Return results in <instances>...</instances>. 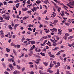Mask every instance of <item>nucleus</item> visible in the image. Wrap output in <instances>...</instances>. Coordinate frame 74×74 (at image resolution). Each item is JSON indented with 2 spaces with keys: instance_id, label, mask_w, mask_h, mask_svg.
<instances>
[{
  "instance_id": "nucleus-29",
  "label": "nucleus",
  "mask_w": 74,
  "mask_h": 74,
  "mask_svg": "<svg viewBox=\"0 0 74 74\" xmlns=\"http://www.w3.org/2000/svg\"><path fill=\"white\" fill-rule=\"evenodd\" d=\"M27 3L28 4H30V1L29 0L28 1H27Z\"/></svg>"
},
{
  "instance_id": "nucleus-15",
  "label": "nucleus",
  "mask_w": 74,
  "mask_h": 74,
  "mask_svg": "<svg viewBox=\"0 0 74 74\" xmlns=\"http://www.w3.org/2000/svg\"><path fill=\"white\" fill-rule=\"evenodd\" d=\"M3 30H1L0 32V36H1V34H4V33H3Z\"/></svg>"
},
{
  "instance_id": "nucleus-37",
  "label": "nucleus",
  "mask_w": 74,
  "mask_h": 74,
  "mask_svg": "<svg viewBox=\"0 0 74 74\" xmlns=\"http://www.w3.org/2000/svg\"><path fill=\"white\" fill-rule=\"evenodd\" d=\"M8 3H9V4H10V3H12L13 2L11 1H9L8 2Z\"/></svg>"
},
{
  "instance_id": "nucleus-18",
  "label": "nucleus",
  "mask_w": 74,
  "mask_h": 74,
  "mask_svg": "<svg viewBox=\"0 0 74 74\" xmlns=\"http://www.w3.org/2000/svg\"><path fill=\"white\" fill-rule=\"evenodd\" d=\"M33 53V51H30V53H29V56H32Z\"/></svg>"
},
{
  "instance_id": "nucleus-51",
  "label": "nucleus",
  "mask_w": 74,
  "mask_h": 74,
  "mask_svg": "<svg viewBox=\"0 0 74 74\" xmlns=\"http://www.w3.org/2000/svg\"><path fill=\"white\" fill-rule=\"evenodd\" d=\"M73 38V36H70L69 37L68 39H71V38Z\"/></svg>"
},
{
  "instance_id": "nucleus-59",
  "label": "nucleus",
  "mask_w": 74,
  "mask_h": 74,
  "mask_svg": "<svg viewBox=\"0 0 74 74\" xmlns=\"http://www.w3.org/2000/svg\"><path fill=\"white\" fill-rule=\"evenodd\" d=\"M5 74H9L6 71L4 72Z\"/></svg>"
},
{
  "instance_id": "nucleus-49",
  "label": "nucleus",
  "mask_w": 74,
  "mask_h": 74,
  "mask_svg": "<svg viewBox=\"0 0 74 74\" xmlns=\"http://www.w3.org/2000/svg\"><path fill=\"white\" fill-rule=\"evenodd\" d=\"M3 65L4 67H6V65L4 63L3 64Z\"/></svg>"
},
{
  "instance_id": "nucleus-61",
  "label": "nucleus",
  "mask_w": 74,
  "mask_h": 74,
  "mask_svg": "<svg viewBox=\"0 0 74 74\" xmlns=\"http://www.w3.org/2000/svg\"><path fill=\"white\" fill-rule=\"evenodd\" d=\"M27 12H28V13H31L32 12V10H29V11H28Z\"/></svg>"
},
{
  "instance_id": "nucleus-30",
  "label": "nucleus",
  "mask_w": 74,
  "mask_h": 74,
  "mask_svg": "<svg viewBox=\"0 0 74 74\" xmlns=\"http://www.w3.org/2000/svg\"><path fill=\"white\" fill-rule=\"evenodd\" d=\"M16 66L17 67V68L19 70V69H21V67L19 66V65H16Z\"/></svg>"
},
{
  "instance_id": "nucleus-6",
  "label": "nucleus",
  "mask_w": 74,
  "mask_h": 74,
  "mask_svg": "<svg viewBox=\"0 0 74 74\" xmlns=\"http://www.w3.org/2000/svg\"><path fill=\"white\" fill-rule=\"evenodd\" d=\"M50 69H48L47 70V72H48V73H53V71L51 70Z\"/></svg>"
},
{
  "instance_id": "nucleus-12",
  "label": "nucleus",
  "mask_w": 74,
  "mask_h": 74,
  "mask_svg": "<svg viewBox=\"0 0 74 74\" xmlns=\"http://www.w3.org/2000/svg\"><path fill=\"white\" fill-rule=\"evenodd\" d=\"M22 10L23 11H27V8H25L22 9Z\"/></svg>"
},
{
  "instance_id": "nucleus-39",
  "label": "nucleus",
  "mask_w": 74,
  "mask_h": 74,
  "mask_svg": "<svg viewBox=\"0 0 74 74\" xmlns=\"http://www.w3.org/2000/svg\"><path fill=\"white\" fill-rule=\"evenodd\" d=\"M68 30L69 31V32L70 33H71L72 32V29H68Z\"/></svg>"
},
{
  "instance_id": "nucleus-8",
  "label": "nucleus",
  "mask_w": 74,
  "mask_h": 74,
  "mask_svg": "<svg viewBox=\"0 0 74 74\" xmlns=\"http://www.w3.org/2000/svg\"><path fill=\"white\" fill-rule=\"evenodd\" d=\"M18 26L19 24H15L14 26V29L16 30V27H18Z\"/></svg>"
},
{
  "instance_id": "nucleus-16",
  "label": "nucleus",
  "mask_w": 74,
  "mask_h": 74,
  "mask_svg": "<svg viewBox=\"0 0 74 74\" xmlns=\"http://www.w3.org/2000/svg\"><path fill=\"white\" fill-rule=\"evenodd\" d=\"M31 42L32 44H35V43H36V42H35V41H34V40H32V41H31Z\"/></svg>"
},
{
  "instance_id": "nucleus-14",
  "label": "nucleus",
  "mask_w": 74,
  "mask_h": 74,
  "mask_svg": "<svg viewBox=\"0 0 74 74\" xmlns=\"http://www.w3.org/2000/svg\"><path fill=\"white\" fill-rule=\"evenodd\" d=\"M40 54L42 55V56H45V54L42 52H41L40 53Z\"/></svg>"
},
{
  "instance_id": "nucleus-10",
  "label": "nucleus",
  "mask_w": 74,
  "mask_h": 74,
  "mask_svg": "<svg viewBox=\"0 0 74 74\" xmlns=\"http://www.w3.org/2000/svg\"><path fill=\"white\" fill-rule=\"evenodd\" d=\"M8 61L9 62H11H11H14V59L13 58H11V59H8Z\"/></svg>"
},
{
  "instance_id": "nucleus-9",
  "label": "nucleus",
  "mask_w": 74,
  "mask_h": 74,
  "mask_svg": "<svg viewBox=\"0 0 74 74\" xmlns=\"http://www.w3.org/2000/svg\"><path fill=\"white\" fill-rule=\"evenodd\" d=\"M48 54L50 57H54V55H52V54H51V52H49L48 53Z\"/></svg>"
},
{
  "instance_id": "nucleus-53",
  "label": "nucleus",
  "mask_w": 74,
  "mask_h": 74,
  "mask_svg": "<svg viewBox=\"0 0 74 74\" xmlns=\"http://www.w3.org/2000/svg\"><path fill=\"white\" fill-rule=\"evenodd\" d=\"M70 72V71H66V74H69V73Z\"/></svg>"
},
{
  "instance_id": "nucleus-5",
  "label": "nucleus",
  "mask_w": 74,
  "mask_h": 74,
  "mask_svg": "<svg viewBox=\"0 0 74 74\" xmlns=\"http://www.w3.org/2000/svg\"><path fill=\"white\" fill-rule=\"evenodd\" d=\"M41 60L40 59H38L36 60V61L37 62L35 61V62L36 63V64H38L39 63V61H40Z\"/></svg>"
},
{
  "instance_id": "nucleus-63",
  "label": "nucleus",
  "mask_w": 74,
  "mask_h": 74,
  "mask_svg": "<svg viewBox=\"0 0 74 74\" xmlns=\"http://www.w3.org/2000/svg\"><path fill=\"white\" fill-rule=\"evenodd\" d=\"M29 66L30 67H32V68L33 67V65H30Z\"/></svg>"
},
{
  "instance_id": "nucleus-25",
  "label": "nucleus",
  "mask_w": 74,
  "mask_h": 74,
  "mask_svg": "<svg viewBox=\"0 0 74 74\" xmlns=\"http://www.w3.org/2000/svg\"><path fill=\"white\" fill-rule=\"evenodd\" d=\"M56 45H57V44L56 43H55L54 42H53V46H56Z\"/></svg>"
},
{
  "instance_id": "nucleus-44",
  "label": "nucleus",
  "mask_w": 74,
  "mask_h": 74,
  "mask_svg": "<svg viewBox=\"0 0 74 74\" xmlns=\"http://www.w3.org/2000/svg\"><path fill=\"white\" fill-rule=\"evenodd\" d=\"M34 25H32L31 24H29V27H33Z\"/></svg>"
},
{
  "instance_id": "nucleus-54",
  "label": "nucleus",
  "mask_w": 74,
  "mask_h": 74,
  "mask_svg": "<svg viewBox=\"0 0 74 74\" xmlns=\"http://www.w3.org/2000/svg\"><path fill=\"white\" fill-rule=\"evenodd\" d=\"M53 30L55 31V32H57V31H58V30H57V29L55 28H53Z\"/></svg>"
},
{
  "instance_id": "nucleus-2",
  "label": "nucleus",
  "mask_w": 74,
  "mask_h": 74,
  "mask_svg": "<svg viewBox=\"0 0 74 74\" xmlns=\"http://www.w3.org/2000/svg\"><path fill=\"white\" fill-rule=\"evenodd\" d=\"M4 19H5L6 20H9L10 19V17L9 15H5V14H3L2 15Z\"/></svg>"
},
{
  "instance_id": "nucleus-21",
  "label": "nucleus",
  "mask_w": 74,
  "mask_h": 74,
  "mask_svg": "<svg viewBox=\"0 0 74 74\" xmlns=\"http://www.w3.org/2000/svg\"><path fill=\"white\" fill-rule=\"evenodd\" d=\"M63 7L65 9H66H66L68 8V7H67V6H65V5H63Z\"/></svg>"
},
{
  "instance_id": "nucleus-13",
  "label": "nucleus",
  "mask_w": 74,
  "mask_h": 74,
  "mask_svg": "<svg viewBox=\"0 0 74 74\" xmlns=\"http://www.w3.org/2000/svg\"><path fill=\"white\" fill-rule=\"evenodd\" d=\"M58 22V20H55L53 22V24L55 25H56V23Z\"/></svg>"
},
{
  "instance_id": "nucleus-40",
  "label": "nucleus",
  "mask_w": 74,
  "mask_h": 74,
  "mask_svg": "<svg viewBox=\"0 0 74 74\" xmlns=\"http://www.w3.org/2000/svg\"><path fill=\"white\" fill-rule=\"evenodd\" d=\"M65 37H68V36H69V34H68V33H66L65 34Z\"/></svg>"
},
{
  "instance_id": "nucleus-20",
  "label": "nucleus",
  "mask_w": 74,
  "mask_h": 74,
  "mask_svg": "<svg viewBox=\"0 0 74 74\" xmlns=\"http://www.w3.org/2000/svg\"><path fill=\"white\" fill-rule=\"evenodd\" d=\"M53 64H50L49 65V67H51H51H52L53 66Z\"/></svg>"
},
{
  "instance_id": "nucleus-28",
  "label": "nucleus",
  "mask_w": 74,
  "mask_h": 74,
  "mask_svg": "<svg viewBox=\"0 0 74 74\" xmlns=\"http://www.w3.org/2000/svg\"><path fill=\"white\" fill-rule=\"evenodd\" d=\"M51 15H53V16H56V13L55 12H53V14H52Z\"/></svg>"
},
{
  "instance_id": "nucleus-11",
  "label": "nucleus",
  "mask_w": 74,
  "mask_h": 74,
  "mask_svg": "<svg viewBox=\"0 0 74 74\" xmlns=\"http://www.w3.org/2000/svg\"><path fill=\"white\" fill-rule=\"evenodd\" d=\"M36 3L37 4H39L41 3V1L40 0H38L37 1H36Z\"/></svg>"
},
{
  "instance_id": "nucleus-31",
  "label": "nucleus",
  "mask_w": 74,
  "mask_h": 74,
  "mask_svg": "<svg viewBox=\"0 0 74 74\" xmlns=\"http://www.w3.org/2000/svg\"><path fill=\"white\" fill-rule=\"evenodd\" d=\"M58 49H59V47H57L56 48L53 49V50H54V51H56Z\"/></svg>"
},
{
  "instance_id": "nucleus-33",
  "label": "nucleus",
  "mask_w": 74,
  "mask_h": 74,
  "mask_svg": "<svg viewBox=\"0 0 74 74\" xmlns=\"http://www.w3.org/2000/svg\"><path fill=\"white\" fill-rule=\"evenodd\" d=\"M48 38V37L47 36H46L45 37L44 36L42 38H43L44 39H47Z\"/></svg>"
},
{
  "instance_id": "nucleus-4",
  "label": "nucleus",
  "mask_w": 74,
  "mask_h": 74,
  "mask_svg": "<svg viewBox=\"0 0 74 74\" xmlns=\"http://www.w3.org/2000/svg\"><path fill=\"white\" fill-rule=\"evenodd\" d=\"M53 0L54 1H55L56 2V3H58L59 4H61V5H63V4L62 3H60V1H57V0Z\"/></svg>"
},
{
  "instance_id": "nucleus-23",
  "label": "nucleus",
  "mask_w": 74,
  "mask_h": 74,
  "mask_svg": "<svg viewBox=\"0 0 74 74\" xmlns=\"http://www.w3.org/2000/svg\"><path fill=\"white\" fill-rule=\"evenodd\" d=\"M45 65V66H48V63H46V62H44L43 63Z\"/></svg>"
},
{
  "instance_id": "nucleus-48",
  "label": "nucleus",
  "mask_w": 74,
  "mask_h": 74,
  "mask_svg": "<svg viewBox=\"0 0 74 74\" xmlns=\"http://www.w3.org/2000/svg\"><path fill=\"white\" fill-rule=\"evenodd\" d=\"M6 10H5V11H3L2 12H1V14H3V13H5V12Z\"/></svg>"
},
{
  "instance_id": "nucleus-27",
  "label": "nucleus",
  "mask_w": 74,
  "mask_h": 74,
  "mask_svg": "<svg viewBox=\"0 0 74 74\" xmlns=\"http://www.w3.org/2000/svg\"><path fill=\"white\" fill-rule=\"evenodd\" d=\"M46 33H49V29H47L45 31Z\"/></svg>"
},
{
  "instance_id": "nucleus-41",
  "label": "nucleus",
  "mask_w": 74,
  "mask_h": 74,
  "mask_svg": "<svg viewBox=\"0 0 74 74\" xmlns=\"http://www.w3.org/2000/svg\"><path fill=\"white\" fill-rule=\"evenodd\" d=\"M64 51V50H62L59 51V52L60 53H61V52H63Z\"/></svg>"
},
{
  "instance_id": "nucleus-1",
  "label": "nucleus",
  "mask_w": 74,
  "mask_h": 74,
  "mask_svg": "<svg viewBox=\"0 0 74 74\" xmlns=\"http://www.w3.org/2000/svg\"><path fill=\"white\" fill-rule=\"evenodd\" d=\"M66 5L71 8H73V7L70 5H74V1H70V3H69L68 4H66Z\"/></svg>"
},
{
  "instance_id": "nucleus-50",
  "label": "nucleus",
  "mask_w": 74,
  "mask_h": 74,
  "mask_svg": "<svg viewBox=\"0 0 74 74\" xmlns=\"http://www.w3.org/2000/svg\"><path fill=\"white\" fill-rule=\"evenodd\" d=\"M12 64H9V67H12Z\"/></svg>"
},
{
  "instance_id": "nucleus-64",
  "label": "nucleus",
  "mask_w": 74,
  "mask_h": 74,
  "mask_svg": "<svg viewBox=\"0 0 74 74\" xmlns=\"http://www.w3.org/2000/svg\"><path fill=\"white\" fill-rule=\"evenodd\" d=\"M34 73L33 71H32L30 73V74H34Z\"/></svg>"
},
{
  "instance_id": "nucleus-34",
  "label": "nucleus",
  "mask_w": 74,
  "mask_h": 74,
  "mask_svg": "<svg viewBox=\"0 0 74 74\" xmlns=\"http://www.w3.org/2000/svg\"><path fill=\"white\" fill-rule=\"evenodd\" d=\"M41 51V49L40 48H39V49L38 50V51L37 52H40V51Z\"/></svg>"
},
{
  "instance_id": "nucleus-42",
  "label": "nucleus",
  "mask_w": 74,
  "mask_h": 74,
  "mask_svg": "<svg viewBox=\"0 0 74 74\" xmlns=\"http://www.w3.org/2000/svg\"><path fill=\"white\" fill-rule=\"evenodd\" d=\"M43 27V26L42 24H40V25L39 26V28H41V27Z\"/></svg>"
},
{
  "instance_id": "nucleus-45",
  "label": "nucleus",
  "mask_w": 74,
  "mask_h": 74,
  "mask_svg": "<svg viewBox=\"0 0 74 74\" xmlns=\"http://www.w3.org/2000/svg\"><path fill=\"white\" fill-rule=\"evenodd\" d=\"M53 63L54 64L56 65V64H57V63L56 62V61H53Z\"/></svg>"
},
{
  "instance_id": "nucleus-56",
  "label": "nucleus",
  "mask_w": 74,
  "mask_h": 74,
  "mask_svg": "<svg viewBox=\"0 0 74 74\" xmlns=\"http://www.w3.org/2000/svg\"><path fill=\"white\" fill-rule=\"evenodd\" d=\"M23 51H25L26 52H27V49H26L25 48L23 49Z\"/></svg>"
},
{
  "instance_id": "nucleus-57",
  "label": "nucleus",
  "mask_w": 74,
  "mask_h": 74,
  "mask_svg": "<svg viewBox=\"0 0 74 74\" xmlns=\"http://www.w3.org/2000/svg\"><path fill=\"white\" fill-rule=\"evenodd\" d=\"M66 25V26H69L70 25V24H69V23H65Z\"/></svg>"
},
{
  "instance_id": "nucleus-38",
  "label": "nucleus",
  "mask_w": 74,
  "mask_h": 74,
  "mask_svg": "<svg viewBox=\"0 0 74 74\" xmlns=\"http://www.w3.org/2000/svg\"><path fill=\"white\" fill-rule=\"evenodd\" d=\"M13 73L14 74H17V71H15Z\"/></svg>"
},
{
  "instance_id": "nucleus-47",
  "label": "nucleus",
  "mask_w": 74,
  "mask_h": 74,
  "mask_svg": "<svg viewBox=\"0 0 74 74\" xmlns=\"http://www.w3.org/2000/svg\"><path fill=\"white\" fill-rule=\"evenodd\" d=\"M13 53H16V51H15V49H13Z\"/></svg>"
},
{
  "instance_id": "nucleus-7",
  "label": "nucleus",
  "mask_w": 74,
  "mask_h": 74,
  "mask_svg": "<svg viewBox=\"0 0 74 74\" xmlns=\"http://www.w3.org/2000/svg\"><path fill=\"white\" fill-rule=\"evenodd\" d=\"M33 12H34V11H36L37 10V8L35 7H33L32 9H31Z\"/></svg>"
},
{
  "instance_id": "nucleus-24",
  "label": "nucleus",
  "mask_w": 74,
  "mask_h": 74,
  "mask_svg": "<svg viewBox=\"0 0 74 74\" xmlns=\"http://www.w3.org/2000/svg\"><path fill=\"white\" fill-rule=\"evenodd\" d=\"M3 4L5 5H7V2H6L5 1H4L3 2Z\"/></svg>"
},
{
  "instance_id": "nucleus-62",
  "label": "nucleus",
  "mask_w": 74,
  "mask_h": 74,
  "mask_svg": "<svg viewBox=\"0 0 74 74\" xmlns=\"http://www.w3.org/2000/svg\"><path fill=\"white\" fill-rule=\"evenodd\" d=\"M38 48H36V49H35V51H36V52H37L38 51Z\"/></svg>"
},
{
  "instance_id": "nucleus-60",
  "label": "nucleus",
  "mask_w": 74,
  "mask_h": 74,
  "mask_svg": "<svg viewBox=\"0 0 74 74\" xmlns=\"http://www.w3.org/2000/svg\"><path fill=\"white\" fill-rule=\"evenodd\" d=\"M16 37V35H14L12 36L13 38H15Z\"/></svg>"
},
{
  "instance_id": "nucleus-32",
  "label": "nucleus",
  "mask_w": 74,
  "mask_h": 74,
  "mask_svg": "<svg viewBox=\"0 0 74 74\" xmlns=\"http://www.w3.org/2000/svg\"><path fill=\"white\" fill-rule=\"evenodd\" d=\"M14 45H15V44L14 43L12 42L11 43L10 45L11 46H14Z\"/></svg>"
},
{
  "instance_id": "nucleus-35",
  "label": "nucleus",
  "mask_w": 74,
  "mask_h": 74,
  "mask_svg": "<svg viewBox=\"0 0 74 74\" xmlns=\"http://www.w3.org/2000/svg\"><path fill=\"white\" fill-rule=\"evenodd\" d=\"M25 70V67H23L22 69V71H24V70Z\"/></svg>"
},
{
  "instance_id": "nucleus-26",
  "label": "nucleus",
  "mask_w": 74,
  "mask_h": 74,
  "mask_svg": "<svg viewBox=\"0 0 74 74\" xmlns=\"http://www.w3.org/2000/svg\"><path fill=\"white\" fill-rule=\"evenodd\" d=\"M28 30H29L30 31H31V32H32L33 31V30L32 29V28L30 27H29L28 28Z\"/></svg>"
},
{
  "instance_id": "nucleus-46",
  "label": "nucleus",
  "mask_w": 74,
  "mask_h": 74,
  "mask_svg": "<svg viewBox=\"0 0 74 74\" xmlns=\"http://www.w3.org/2000/svg\"><path fill=\"white\" fill-rule=\"evenodd\" d=\"M62 42H63V41L62 40H61V41L58 42V44H61V43H62Z\"/></svg>"
},
{
  "instance_id": "nucleus-19",
  "label": "nucleus",
  "mask_w": 74,
  "mask_h": 74,
  "mask_svg": "<svg viewBox=\"0 0 74 74\" xmlns=\"http://www.w3.org/2000/svg\"><path fill=\"white\" fill-rule=\"evenodd\" d=\"M27 18H28V17L25 16L23 18V20H25V19H26Z\"/></svg>"
},
{
  "instance_id": "nucleus-3",
  "label": "nucleus",
  "mask_w": 74,
  "mask_h": 74,
  "mask_svg": "<svg viewBox=\"0 0 74 74\" xmlns=\"http://www.w3.org/2000/svg\"><path fill=\"white\" fill-rule=\"evenodd\" d=\"M62 29H58V34H60V35H61L62 34Z\"/></svg>"
},
{
  "instance_id": "nucleus-58",
  "label": "nucleus",
  "mask_w": 74,
  "mask_h": 74,
  "mask_svg": "<svg viewBox=\"0 0 74 74\" xmlns=\"http://www.w3.org/2000/svg\"><path fill=\"white\" fill-rule=\"evenodd\" d=\"M10 68L11 70H12L14 69V67L13 66H12V67H11Z\"/></svg>"
},
{
  "instance_id": "nucleus-43",
  "label": "nucleus",
  "mask_w": 74,
  "mask_h": 74,
  "mask_svg": "<svg viewBox=\"0 0 74 74\" xmlns=\"http://www.w3.org/2000/svg\"><path fill=\"white\" fill-rule=\"evenodd\" d=\"M57 65L58 66V67H59L60 66V63L59 62H58Z\"/></svg>"
},
{
  "instance_id": "nucleus-52",
  "label": "nucleus",
  "mask_w": 74,
  "mask_h": 74,
  "mask_svg": "<svg viewBox=\"0 0 74 74\" xmlns=\"http://www.w3.org/2000/svg\"><path fill=\"white\" fill-rule=\"evenodd\" d=\"M56 37L57 40H59V39L60 38L59 36H56Z\"/></svg>"
},
{
  "instance_id": "nucleus-55",
  "label": "nucleus",
  "mask_w": 74,
  "mask_h": 74,
  "mask_svg": "<svg viewBox=\"0 0 74 74\" xmlns=\"http://www.w3.org/2000/svg\"><path fill=\"white\" fill-rule=\"evenodd\" d=\"M27 33L28 34H32L31 32L29 31L27 32Z\"/></svg>"
},
{
  "instance_id": "nucleus-17",
  "label": "nucleus",
  "mask_w": 74,
  "mask_h": 74,
  "mask_svg": "<svg viewBox=\"0 0 74 74\" xmlns=\"http://www.w3.org/2000/svg\"><path fill=\"white\" fill-rule=\"evenodd\" d=\"M6 50L7 52H10V51H11V50H10V49H9L8 48H6Z\"/></svg>"
},
{
  "instance_id": "nucleus-36",
  "label": "nucleus",
  "mask_w": 74,
  "mask_h": 74,
  "mask_svg": "<svg viewBox=\"0 0 74 74\" xmlns=\"http://www.w3.org/2000/svg\"><path fill=\"white\" fill-rule=\"evenodd\" d=\"M60 14L62 16H64V13H62V14H61V13H60Z\"/></svg>"
},
{
  "instance_id": "nucleus-22",
  "label": "nucleus",
  "mask_w": 74,
  "mask_h": 74,
  "mask_svg": "<svg viewBox=\"0 0 74 74\" xmlns=\"http://www.w3.org/2000/svg\"><path fill=\"white\" fill-rule=\"evenodd\" d=\"M8 27L9 29H11V30H12V27H11V25H9L8 26Z\"/></svg>"
}]
</instances>
